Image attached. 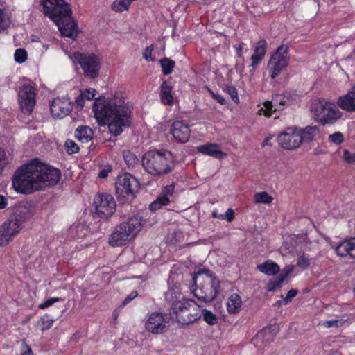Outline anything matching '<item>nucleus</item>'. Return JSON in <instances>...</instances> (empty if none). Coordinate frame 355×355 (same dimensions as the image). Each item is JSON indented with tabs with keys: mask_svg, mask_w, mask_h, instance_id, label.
Masks as SVG:
<instances>
[{
	"mask_svg": "<svg viewBox=\"0 0 355 355\" xmlns=\"http://www.w3.org/2000/svg\"><path fill=\"white\" fill-rule=\"evenodd\" d=\"M330 141L338 145L343 142L344 135L340 132H336L329 135Z\"/></svg>",
	"mask_w": 355,
	"mask_h": 355,
	"instance_id": "40",
	"label": "nucleus"
},
{
	"mask_svg": "<svg viewBox=\"0 0 355 355\" xmlns=\"http://www.w3.org/2000/svg\"><path fill=\"white\" fill-rule=\"evenodd\" d=\"M270 139V137H267L263 142V146L267 145L268 144V141Z\"/></svg>",
	"mask_w": 355,
	"mask_h": 355,
	"instance_id": "64",
	"label": "nucleus"
},
{
	"mask_svg": "<svg viewBox=\"0 0 355 355\" xmlns=\"http://www.w3.org/2000/svg\"><path fill=\"white\" fill-rule=\"evenodd\" d=\"M197 150L205 155L211 156L216 158H222L225 155L216 144H206L197 146Z\"/></svg>",
	"mask_w": 355,
	"mask_h": 355,
	"instance_id": "22",
	"label": "nucleus"
},
{
	"mask_svg": "<svg viewBox=\"0 0 355 355\" xmlns=\"http://www.w3.org/2000/svg\"><path fill=\"white\" fill-rule=\"evenodd\" d=\"M257 269L262 273L271 276L279 271V266L271 260H268L262 264L257 266Z\"/></svg>",
	"mask_w": 355,
	"mask_h": 355,
	"instance_id": "28",
	"label": "nucleus"
},
{
	"mask_svg": "<svg viewBox=\"0 0 355 355\" xmlns=\"http://www.w3.org/2000/svg\"><path fill=\"white\" fill-rule=\"evenodd\" d=\"M130 4L127 2V0H115L112 4V8L113 10L119 12H121L128 9Z\"/></svg>",
	"mask_w": 355,
	"mask_h": 355,
	"instance_id": "35",
	"label": "nucleus"
},
{
	"mask_svg": "<svg viewBox=\"0 0 355 355\" xmlns=\"http://www.w3.org/2000/svg\"><path fill=\"white\" fill-rule=\"evenodd\" d=\"M210 94H211L212 97L216 100L221 105H225L226 101L225 98L218 94H215L212 91H209Z\"/></svg>",
	"mask_w": 355,
	"mask_h": 355,
	"instance_id": "58",
	"label": "nucleus"
},
{
	"mask_svg": "<svg viewBox=\"0 0 355 355\" xmlns=\"http://www.w3.org/2000/svg\"><path fill=\"white\" fill-rule=\"evenodd\" d=\"M175 185L171 184L166 186L162 193L150 205V209L152 211L159 209L162 206H166L170 202V196L174 193Z\"/></svg>",
	"mask_w": 355,
	"mask_h": 355,
	"instance_id": "19",
	"label": "nucleus"
},
{
	"mask_svg": "<svg viewBox=\"0 0 355 355\" xmlns=\"http://www.w3.org/2000/svg\"><path fill=\"white\" fill-rule=\"evenodd\" d=\"M153 51V45H150V46H148L145 51L143 53V57L146 60H153V58H151V53H152V51Z\"/></svg>",
	"mask_w": 355,
	"mask_h": 355,
	"instance_id": "57",
	"label": "nucleus"
},
{
	"mask_svg": "<svg viewBox=\"0 0 355 355\" xmlns=\"http://www.w3.org/2000/svg\"><path fill=\"white\" fill-rule=\"evenodd\" d=\"M139 182L129 173L119 175L116 181V192L133 196L139 189Z\"/></svg>",
	"mask_w": 355,
	"mask_h": 355,
	"instance_id": "16",
	"label": "nucleus"
},
{
	"mask_svg": "<svg viewBox=\"0 0 355 355\" xmlns=\"http://www.w3.org/2000/svg\"><path fill=\"white\" fill-rule=\"evenodd\" d=\"M86 230L83 225H74L71 227L70 232L73 234L76 233L75 236L78 238L83 237L86 234Z\"/></svg>",
	"mask_w": 355,
	"mask_h": 355,
	"instance_id": "38",
	"label": "nucleus"
},
{
	"mask_svg": "<svg viewBox=\"0 0 355 355\" xmlns=\"http://www.w3.org/2000/svg\"><path fill=\"white\" fill-rule=\"evenodd\" d=\"M141 162L144 170L154 176L167 174L175 166L173 156L166 150H149L144 155Z\"/></svg>",
	"mask_w": 355,
	"mask_h": 355,
	"instance_id": "4",
	"label": "nucleus"
},
{
	"mask_svg": "<svg viewBox=\"0 0 355 355\" xmlns=\"http://www.w3.org/2000/svg\"><path fill=\"white\" fill-rule=\"evenodd\" d=\"M172 87L166 81H164L160 86V99L164 105H171L173 103Z\"/></svg>",
	"mask_w": 355,
	"mask_h": 355,
	"instance_id": "26",
	"label": "nucleus"
},
{
	"mask_svg": "<svg viewBox=\"0 0 355 355\" xmlns=\"http://www.w3.org/2000/svg\"><path fill=\"white\" fill-rule=\"evenodd\" d=\"M43 12L58 27L63 36L74 37L78 34L77 23L71 17L70 5L64 0H43Z\"/></svg>",
	"mask_w": 355,
	"mask_h": 355,
	"instance_id": "3",
	"label": "nucleus"
},
{
	"mask_svg": "<svg viewBox=\"0 0 355 355\" xmlns=\"http://www.w3.org/2000/svg\"><path fill=\"white\" fill-rule=\"evenodd\" d=\"M75 137L82 143H88L92 139L93 130L89 126H79L75 131Z\"/></svg>",
	"mask_w": 355,
	"mask_h": 355,
	"instance_id": "27",
	"label": "nucleus"
},
{
	"mask_svg": "<svg viewBox=\"0 0 355 355\" xmlns=\"http://www.w3.org/2000/svg\"><path fill=\"white\" fill-rule=\"evenodd\" d=\"M297 291L295 289H291L290 291H288L286 297L284 298V303L286 304L288 302H290L292 300V299L297 295Z\"/></svg>",
	"mask_w": 355,
	"mask_h": 355,
	"instance_id": "51",
	"label": "nucleus"
},
{
	"mask_svg": "<svg viewBox=\"0 0 355 355\" xmlns=\"http://www.w3.org/2000/svg\"><path fill=\"white\" fill-rule=\"evenodd\" d=\"M33 216L31 210L21 207L0 226V245H7L22 228L23 222Z\"/></svg>",
	"mask_w": 355,
	"mask_h": 355,
	"instance_id": "7",
	"label": "nucleus"
},
{
	"mask_svg": "<svg viewBox=\"0 0 355 355\" xmlns=\"http://www.w3.org/2000/svg\"><path fill=\"white\" fill-rule=\"evenodd\" d=\"M7 205V199L0 195V209H3Z\"/></svg>",
	"mask_w": 355,
	"mask_h": 355,
	"instance_id": "61",
	"label": "nucleus"
},
{
	"mask_svg": "<svg viewBox=\"0 0 355 355\" xmlns=\"http://www.w3.org/2000/svg\"><path fill=\"white\" fill-rule=\"evenodd\" d=\"M301 136V142H309L316 140L320 137V130L318 126H306L304 129L298 128Z\"/></svg>",
	"mask_w": 355,
	"mask_h": 355,
	"instance_id": "23",
	"label": "nucleus"
},
{
	"mask_svg": "<svg viewBox=\"0 0 355 355\" xmlns=\"http://www.w3.org/2000/svg\"><path fill=\"white\" fill-rule=\"evenodd\" d=\"M289 62L288 48L281 45L272 55L268 68L270 77L275 78L287 67Z\"/></svg>",
	"mask_w": 355,
	"mask_h": 355,
	"instance_id": "10",
	"label": "nucleus"
},
{
	"mask_svg": "<svg viewBox=\"0 0 355 355\" xmlns=\"http://www.w3.org/2000/svg\"><path fill=\"white\" fill-rule=\"evenodd\" d=\"M311 112L315 120L322 125L332 124L342 116L336 105L325 99H318L313 102Z\"/></svg>",
	"mask_w": 355,
	"mask_h": 355,
	"instance_id": "8",
	"label": "nucleus"
},
{
	"mask_svg": "<svg viewBox=\"0 0 355 355\" xmlns=\"http://www.w3.org/2000/svg\"><path fill=\"white\" fill-rule=\"evenodd\" d=\"M19 107L22 112L31 114L35 105V89L30 85H22L18 92Z\"/></svg>",
	"mask_w": 355,
	"mask_h": 355,
	"instance_id": "14",
	"label": "nucleus"
},
{
	"mask_svg": "<svg viewBox=\"0 0 355 355\" xmlns=\"http://www.w3.org/2000/svg\"><path fill=\"white\" fill-rule=\"evenodd\" d=\"M196 307V302L183 296V298L178 301L174 306L171 307L170 316L172 320H175L177 322L182 324H188L196 321L199 316L198 314L186 313L191 309Z\"/></svg>",
	"mask_w": 355,
	"mask_h": 355,
	"instance_id": "9",
	"label": "nucleus"
},
{
	"mask_svg": "<svg viewBox=\"0 0 355 355\" xmlns=\"http://www.w3.org/2000/svg\"><path fill=\"white\" fill-rule=\"evenodd\" d=\"M64 146L67 153L70 154L78 153L79 150L78 145L73 140L67 139Z\"/></svg>",
	"mask_w": 355,
	"mask_h": 355,
	"instance_id": "39",
	"label": "nucleus"
},
{
	"mask_svg": "<svg viewBox=\"0 0 355 355\" xmlns=\"http://www.w3.org/2000/svg\"><path fill=\"white\" fill-rule=\"evenodd\" d=\"M142 226L141 218L137 216L129 218L115 227L110 236V244L113 247L124 245L137 235Z\"/></svg>",
	"mask_w": 355,
	"mask_h": 355,
	"instance_id": "6",
	"label": "nucleus"
},
{
	"mask_svg": "<svg viewBox=\"0 0 355 355\" xmlns=\"http://www.w3.org/2000/svg\"><path fill=\"white\" fill-rule=\"evenodd\" d=\"M170 315L153 312L148 315L145 322V329L153 334H160L166 331L169 327Z\"/></svg>",
	"mask_w": 355,
	"mask_h": 355,
	"instance_id": "11",
	"label": "nucleus"
},
{
	"mask_svg": "<svg viewBox=\"0 0 355 355\" xmlns=\"http://www.w3.org/2000/svg\"><path fill=\"white\" fill-rule=\"evenodd\" d=\"M211 215H212V217L214 218H219V216H220V214H218L217 212H216V211L212 212Z\"/></svg>",
	"mask_w": 355,
	"mask_h": 355,
	"instance_id": "63",
	"label": "nucleus"
},
{
	"mask_svg": "<svg viewBox=\"0 0 355 355\" xmlns=\"http://www.w3.org/2000/svg\"><path fill=\"white\" fill-rule=\"evenodd\" d=\"M273 103L275 106V111H276L277 110H282L285 105H288L289 101L286 96H277L273 98Z\"/></svg>",
	"mask_w": 355,
	"mask_h": 355,
	"instance_id": "36",
	"label": "nucleus"
},
{
	"mask_svg": "<svg viewBox=\"0 0 355 355\" xmlns=\"http://www.w3.org/2000/svg\"><path fill=\"white\" fill-rule=\"evenodd\" d=\"M21 355H33L31 347L25 342L22 343Z\"/></svg>",
	"mask_w": 355,
	"mask_h": 355,
	"instance_id": "54",
	"label": "nucleus"
},
{
	"mask_svg": "<svg viewBox=\"0 0 355 355\" xmlns=\"http://www.w3.org/2000/svg\"><path fill=\"white\" fill-rule=\"evenodd\" d=\"M180 289L178 286L170 288L165 293V299L167 302L171 304L172 306L174 304H176L178 301L183 298Z\"/></svg>",
	"mask_w": 355,
	"mask_h": 355,
	"instance_id": "29",
	"label": "nucleus"
},
{
	"mask_svg": "<svg viewBox=\"0 0 355 355\" xmlns=\"http://www.w3.org/2000/svg\"><path fill=\"white\" fill-rule=\"evenodd\" d=\"M170 130L173 137L180 142H187L189 139L190 128L187 124L182 121H176L173 122Z\"/></svg>",
	"mask_w": 355,
	"mask_h": 355,
	"instance_id": "18",
	"label": "nucleus"
},
{
	"mask_svg": "<svg viewBox=\"0 0 355 355\" xmlns=\"http://www.w3.org/2000/svg\"><path fill=\"white\" fill-rule=\"evenodd\" d=\"M53 320L49 318L48 316H44L41 318V329L42 330L49 329L51 327Z\"/></svg>",
	"mask_w": 355,
	"mask_h": 355,
	"instance_id": "45",
	"label": "nucleus"
},
{
	"mask_svg": "<svg viewBox=\"0 0 355 355\" xmlns=\"http://www.w3.org/2000/svg\"><path fill=\"white\" fill-rule=\"evenodd\" d=\"M277 141L282 148L288 150L295 149L302 144L298 128L294 127L288 128L284 132H282L278 136Z\"/></svg>",
	"mask_w": 355,
	"mask_h": 355,
	"instance_id": "15",
	"label": "nucleus"
},
{
	"mask_svg": "<svg viewBox=\"0 0 355 355\" xmlns=\"http://www.w3.org/2000/svg\"><path fill=\"white\" fill-rule=\"evenodd\" d=\"M27 58L26 51L21 49H18L15 53V60L19 63L24 62Z\"/></svg>",
	"mask_w": 355,
	"mask_h": 355,
	"instance_id": "43",
	"label": "nucleus"
},
{
	"mask_svg": "<svg viewBox=\"0 0 355 355\" xmlns=\"http://www.w3.org/2000/svg\"><path fill=\"white\" fill-rule=\"evenodd\" d=\"M293 270V266H287L279 276L284 280L292 272Z\"/></svg>",
	"mask_w": 355,
	"mask_h": 355,
	"instance_id": "53",
	"label": "nucleus"
},
{
	"mask_svg": "<svg viewBox=\"0 0 355 355\" xmlns=\"http://www.w3.org/2000/svg\"><path fill=\"white\" fill-rule=\"evenodd\" d=\"M254 199L256 203L264 204H269L272 200V198L266 192H259L255 193Z\"/></svg>",
	"mask_w": 355,
	"mask_h": 355,
	"instance_id": "34",
	"label": "nucleus"
},
{
	"mask_svg": "<svg viewBox=\"0 0 355 355\" xmlns=\"http://www.w3.org/2000/svg\"><path fill=\"white\" fill-rule=\"evenodd\" d=\"M245 45L244 43L240 44L238 46H234L236 48V50L237 51V55L239 58H243V55L241 53V51L243 49V46Z\"/></svg>",
	"mask_w": 355,
	"mask_h": 355,
	"instance_id": "62",
	"label": "nucleus"
},
{
	"mask_svg": "<svg viewBox=\"0 0 355 355\" xmlns=\"http://www.w3.org/2000/svg\"><path fill=\"white\" fill-rule=\"evenodd\" d=\"M273 104L272 102L267 101L263 104V107L259 110L260 114H263L266 116H270L272 112Z\"/></svg>",
	"mask_w": 355,
	"mask_h": 355,
	"instance_id": "42",
	"label": "nucleus"
},
{
	"mask_svg": "<svg viewBox=\"0 0 355 355\" xmlns=\"http://www.w3.org/2000/svg\"><path fill=\"white\" fill-rule=\"evenodd\" d=\"M94 204L96 214L101 218L110 217L116 209V202L112 195L99 194L96 196Z\"/></svg>",
	"mask_w": 355,
	"mask_h": 355,
	"instance_id": "13",
	"label": "nucleus"
},
{
	"mask_svg": "<svg viewBox=\"0 0 355 355\" xmlns=\"http://www.w3.org/2000/svg\"><path fill=\"white\" fill-rule=\"evenodd\" d=\"M192 280L197 284L193 291L194 295L203 302H211L219 293L220 281L209 270H199L193 275Z\"/></svg>",
	"mask_w": 355,
	"mask_h": 355,
	"instance_id": "5",
	"label": "nucleus"
},
{
	"mask_svg": "<svg viewBox=\"0 0 355 355\" xmlns=\"http://www.w3.org/2000/svg\"><path fill=\"white\" fill-rule=\"evenodd\" d=\"M225 90L231 96L233 101H234L235 102L239 101V97L235 87H227Z\"/></svg>",
	"mask_w": 355,
	"mask_h": 355,
	"instance_id": "47",
	"label": "nucleus"
},
{
	"mask_svg": "<svg viewBox=\"0 0 355 355\" xmlns=\"http://www.w3.org/2000/svg\"><path fill=\"white\" fill-rule=\"evenodd\" d=\"M310 263L311 259L304 254L300 256L297 262V265L303 269L307 268L310 266Z\"/></svg>",
	"mask_w": 355,
	"mask_h": 355,
	"instance_id": "44",
	"label": "nucleus"
},
{
	"mask_svg": "<svg viewBox=\"0 0 355 355\" xmlns=\"http://www.w3.org/2000/svg\"><path fill=\"white\" fill-rule=\"evenodd\" d=\"M162 73L164 75H168L172 73L175 67V62L169 58H165L160 60Z\"/></svg>",
	"mask_w": 355,
	"mask_h": 355,
	"instance_id": "31",
	"label": "nucleus"
},
{
	"mask_svg": "<svg viewBox=\"0 0 355 355\" xmlns=\"http://www.w3.org/2000/svg\"><path fill=\"white\" fill-rule=\"evenodd\" d=\"M345 160L349 164H355V153L351 154L348 150H345L343 153Z\"/></svg>",
	"mask_w": 355,
	"mask_h": 355,
	"instance_id": "48",
	"label": "nucleus"
},
{
	"mask_svg": "<svg viewBox=\"0 0 355 355\" xmlns=\"http://www.w3.org/2000/svg\"><path fill=\"white\" fill-rule=\"evenodd\" d=\"M94 116L100 125L107 123L110 132L119 135L125 127L130 125V110L120 93L111 98L100 97L93 105Z\"/></svg>",
	"mask_w": 355,
	"mask_h": 355,
	"instance_id": "2",
	"label": "nucleus"
},
{
	"mask_svg": "<svg viewBox=\"0 0 355 355\" xmlns=\"http://www.w3.org/2000/svg\"><path fill=\"white\" fill-rule=\"evenodd\" d=\"M123 157L128 168H134L139 163L137 156L130 150H124Z\"/></svg>",
	"mask_w": 355,
	"mask_h": 355,
	"instance_id": "30",
	"label": "nucleus"
},
{
	"mask_svg": "<svg viewBox=\"0 0 355 355\" xmlns=\"http://www.w3.org/2000/svg\"><path fill=\"white\" fill-rule=\"evenodd\" d=\"M86 99L85 97L83 96V94L80 93V94L76 98L75 101V105L80 107V109L84 107L85 105V100Z\"/></svg>",
	"mask_w": 355,
	"mask_h": 355,
	"instance_id": "59",
	"label": "nucleus"
},
{
	"mask_svg": "<svg viewBox=\"0 0 355 355\" xmlns=\"http://www.w3.org/2000/svg\"><path fill=\"white\" fill-rule=\"evenodd\" d=\"M111 171V169L109 168H105L101 171H100L98 173V177L100 178H105L107 176L108 173Z\"/></svg>",
	"mask_w": 355,
	"mask_h": 355,
	"instance_id": "60",
	"label": "nucleus"
},
{
	"mask_svg": "<svg viewBox=\"0 0 355 355\" xmlns=\"http://www.w3.org/2000/svg\"><path fill=\"white\" fill-rule=\"evenodd\" d=\"M342 321L339 320H332L324 322V325L326 327H339L342 324Z\"/></svg>",
	"mask_w": 355,
	"mask_h": 355,
	"instance_id": "55",
	"label": "nucleus"
},
{
	"mask_svg": "<svg viewBox=\"0 0 355 355\" xmlns=\"http://www.w3.org/2000/svg\"><path fill=\"white\" fill-rule=\"evenodd\" d=\"M266 45L267 43L264 40H261L257 43L254 53L251 57L252 67L253 68H254L263 58L266 54Z\"/></svg>",
	"mask_w": 355,
	"mask_h": 355,
	"instance_id": "24",
	"label": "nucleus"
},
{
	"mask_svg": "<svg viewBox=\"0 0 355 355\" xmlns=\"http://www.w3.org/2000/svg\"><path fill=\"white\" fill-rule=\"evenodd\" d=\"M7 164V159L4 150L0 148V172Z\"/></svg>",
	"mask_w": 355,
	"mask_h": 355,
	"instance_id": "52",
	"label": "nucleus"
},
{
	"mask_svg": "<svg viewBox=\"0 0 355 355\" xmlns=\"http://www.w3.org/2000/svg\"><path fill=\"white\" fill-rule=\"evenodd\" d=\"M241 298L239 295L234 293L231 295L227 301V310L229 313H238L241 309Z\"/></svg>",
	"mask_w": 355,
	"mask_h": 355,
	"instance_id": "25",
	"label": "nucleus"
},
{
	"mask_svg": "<svg viewBox=\"0 0 355 355\" xmlns=\"http://www.w3.org/2000/svg\"><path fill=\"white\" fill-rule=\"evenodd\" d=\"M138 295V293L137 291H134L131 292L123 300L122 304L123 306L128 304L129 302H130L133 299H135Z\"/></svg>",
	"mask_w": 355,
	"mask_h": 355,
	"instance_id": "56",
	"label": "nucleus"
},
{
	"mask_svg": "<svg viewBox=\"0 0 355 355\" xmlns=\"http://www.w3.org/2000/svg\"><path fill=\"white\" fill-rule=\"evenodd\" d=\"M58 301H60V298H58V297L50 298V299L46 300L44 303L40 304L39 308L42 309H45L46 307H49V306L53 305L54 303H55Z\"/></svg>",
	"mask_w": 355,
	"mask_h": 355,
	"instance_id": "50",
	"label": "nucleus"
},
{
	"mask_svg": "<svg viewBox=\"0 0 355 355\" xmlns=\"http://www.w3.org/2000/svg\"><path fill=\"white\" fill-rule=\"evenodd\" d=\"M9 24L10 17L8 12L0 8V32L8 28Z\"/></svg>",
	"mask_w": 355,
	"mask_h": 355,
	"instance_id": "33",
	"label": "nucleus"
},
{
	"mask_svg": "<svg viewBox=\"0 0 355 355\" xmlns=\"http://www.w3.org/2000/svg\"><path fill=\"white\" fill-rule=\"evenodd\" d=\"M335 252L340 257L349 255L355 259V236L340 243L336 247Z\"/></svg>",
	"mask_w": 355,
	"mask_h": 355,
	"instance_id": "21",
	"label": "nucleus"
},
{
	"mask_svg": "<svg viewBox=\"0 0 355 355\" xmlns=\"http://www.w3.org/2000/svg\"><path fill=\"white\" fill-rule=\"evenodd\" d=\"M201 315L203 320L209 325H214L218 322L217 316L210 311L202 309Z\"/></svg>",
	"mask_w": 355,
	"mask_h": 355,
	"instance_id": "32",
	"label": "nucleus"
},
{
	"mask_svg": "<svg viewBox=\"0 0 355 355\" xmlns=\"http://www.w3.org/2000/svg\"><path fill=\"white\" fill-rule=\"evenodd\" d=\"M81 94L86 98V100L90 101L94 98L96 95V90L94 89H87L84 92H82Z\"/></svg>",
	"mask_w": 355,
	"mask_h": 355,
	"instance_id": "49",
	"label": "nucleus"
},
{
	"mask_svg": "<svg viewBox=\"0 0 355 355\" xmlns=\"http://www.w3.org/2000/svg\"><path fill=\"white\" fill-rule=\"evenodd\" d=\"M73 58L80 64L86 76L94 78L98 76L100 63L95 55L75 53Z\"/></svg>",
	"mask_w": 355,
	"mask_h": 355,
	"instance_id": "12",
	"label": "nucleus"
},
{
	"mask_svg": "<svg viewBox=\"0 0 355 355\" xmlns=\"http://www.w3.org/2000/svg\"><path fill=\"white\" fill-rule=\"evenodd\" d=\"M234 213L233 209L231 208L228 209L225 214H220L219 218L222 220H226L228 222H231L234 220Z\"/></svg>",
	"mask_w": 355,
	"mask_h": 355,
	"instance_id": "46",
	"label": "nucleus"
},
{
	"mask_svg": "<svg viewBox=\"0 0 355 355\" xmlns=\"http://www.w3.org/2000/svg\"><path fill=\"white\" fill-rule=\"evenodd\" d=\"M338 106L347 112H355V86L337 100Z\"/></svg>",
	"mask_w": 355,
	"mask_h": 355,
	"instance_id": "20",
	"label": "nucleus"
},
{
	"mask_svg": "<svg viewBox=\"0 0 355 355\" xmlns=\"http://www.w3.org/2000/svg\"><path fill=\"white\" fill-rule=\"evenodd\" d=\"M60 178L58 169L35 159L18 168L12 176V183L17 193L29 194L56 184Z\"/></svg>",
	"mask_w": 355,
	"mask_h": 355,
	"instance_id": "1",
	"label": "nucleus"
},
{
	"mask_svg": "<svg viewBox=\"0 0 355 355\" xmlns=\"http://www.w3.org/2000/svg\"><path fill=\"white\" fill-rule=\"evenodd\" d=\"M275 334L270 331V329H265L257 334L256 338L257 340L263 339L266 340V342L269 343L273 340Z\"/></svg>",
	"mask_w": 355,
	"mask_h": 355,
	"instance_id": "37",
	"label": "nucleus"
},
{
	"mask_svg": "<svg viewBox=\"0 0 355 355\" xmlns=\"http://www.w3.org/2000/svg\"><path fill=\"white\" fill-rule=\"evenodd\" d=\"M73 108V103L69 98L58 97L50 105L51 115L55 119H62L67 116Z\"/></svg>",
	"mask_w": 355,
	"mask_h": 355,
	"instance_id": "17",
	"label": "nucleus"
},
{
	"mask_svg": "<svg viewBox=\"0 0 355 355\" xmlns=\"http://www.w3.org/2000/svg\"><path fill=\"white\" fill-rule=\"evenodd\" d=\"M284 282V279L278 276L277 278L271 280L268 284V289L270 291H274L279 288Z\"/></svg>",
	"mask_w": 355,
	"mask_h": 355,
	"instance_id": "41",
	"label": "nucleus"
}]
</instances>
